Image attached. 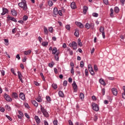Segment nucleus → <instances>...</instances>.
I'll use <instances>...</instances> for the list:
<instances>
[{
    "mask_svg": "<svg viewBox=\"0 0 125 125\" xmlns=\"http://www.w3.org/2000/svg\"><path fill=\"white\" fill-rule=\"evenodd\" d=\"M52 51V54L55 55L57 52V48L54 47Z\"/></svg>",
    "mask_w": 125,
    "mask_h": 125,
    "instance_id": "bb28decb",
    "label": "nucleus"
},
{
    "mask_svg": "<svg viewBox=\"0 0 125 125\" xmlns=\"http://www.w3.org/2000/svg\"><path fill=\"white\" fill-rule=\"evenodd\" d=\"M70 47H73L74 50H77V46H78V43L75 42H72V43H69Z\"/></svg>",
    "mask_w": 125,
    "mask_h": 125,
    "instance_id": "20e7f679",
    "label": "nucleus"
},
{
    "mask_svg": "<svg viewBox=\"0 0 125 125\" xmlns=\"http://www.w3.org/2000/svg\"><path fill=\"white\" fill-rule=\"evenodd\" d=\"M112 92L113 95L117 96V95L118 94V91L117 90V89H116L115 88H113L112 89Z\"/></svg>",
    "mask_w": 125,
    "mask_h": 125,
    "instance_id": "ddd939ff",
    "label": "nucleus"
},
{
    "mask_svg": "<svg viewBox=\"0 0 125 125\" xmlns=\"http://www.w3.org/2000/svg\"><path fill=\"white\" fill-rule=\"evenodd\" d=\"M31 52H32V51H31V50H29L27 51H24L23 53L25 55H29V54H31Z\"/></svg>",
    "mask_w": 125,
    "mask_h": 125,
    "instance_id": "a211bd4d",
    "label": "nucleus"
},
{
    "mask_svg": "<svg viewBox=\"0 0 125 125\" xmlns=\"http://www.w3.org/2000/svg\"><path fill=\"white\" fill-rule=\"evenodd\" d=\"M72 87L74 90V92H77V91H78V85L76 83V82H73V83H72Z\"/></svg>",
    "mask_w": 125,
    "mask_h": 125,
    "instance_id": "6e6552de",
    "label": "nucleus"
},
{
    "mask_svg": "<svg viewBox=\"0 0 125 125\" xmlns=\"http://www.w3.org/2000/svg\"><path fill=\"white\" fill-rule=\"evenodd\" d=\"M58 14H59L60 16H62V15H63V14L62 13V11L61 10L58 11Z\"/></svg>",
    "mask_w": 125,
    "mask_h": 125,
    "instance_id": "de8ad7c7",
    "label": "nucleus"
},
{
    "mask_svg": "<svg viewBox=\"0 0 125 125\" xmlns=\"http://www.w3.org/2000/svg\"><path fill=\"white\" fill-rule=\"evenodd\" d=\"M104 2L105 3V4H108L109 3V2L108 1V0H104Z\"/></svg>",
    "mask_w": 125,
    "mask_h": 125,
    "instance_id": "69168bd1",
    "label": "nucleus"
},
{
    "mask_svg": "<svg viewBox=\"0 0 125 125\" xmlns=\"http://www.w3.org/2000/svg\"><path fill=\"white\" fill-rule=\"evenodd\" d=\"M80 67H81V68H83V62L82 61L80 63Z\"/></svg>",
    "mask_w": 125,
    "mask_h": 125,
    "instance_id": "0e129e2a",
    "label": "nucleus"
},
{
    "mask_svg": "<svg viewBox=\"0 0 125 125\" xmlns=\"http://www.w3.org/2000/svg\"><path fill=\"white\" fill-rule=\"evenodd\" d=\"M54 65V63L53 62L49 63L48 64L49 67H50V68H52V67H53Z\"/></svg>",
    "mask_w": 125,
    "mask_h": 125,
    "instance_id": "a19ab883",
    "label": "nucleus"
},
{
    "mask_svg": "<svg viewBox=\"0 0 125 125\" xmlns=\"http://www.w3.org/2000/svg\"><path fill=\"white\" fill-rule=\"evenodd\" d=\"M18 5L21 8H22L24 11H26L28 9V6L27 5L26 0H21V2L18 3Z\"/></svg>",
    "mask_w": 125,
    "mask_h": 125,
    "instance_id": "f257e3e1",
    "label": "nucleus"
},
{
    "mask_svg": "<svg viewBox=\"0 0 125 125\" xmlns=\"http://www.w3.org/2000/svg\"><path fill=\"white\" fill-rule=\"evenodd\" d=\"M75 24L80 28H83V25L82 23L76 21L75 22Z\"/></svg>",
    "mask_w": 125,
    "mask_h": 125,
    "instance_id": "dca6fc26",
    "label": "nucleus"
},
{
    "mask_svg": "<svg viewBox=\"0 0 125 125\" xmlns=\"http://www.w3.org/2000/svg\"><path fill=\"white\" fill-rule=\"evenodd\" d=\"M40 76L41 78H42L43 81H44V82L45 81V78H44V76H43V74H42V73H40Z\"/></svg>",
    "mask_w": 125,
    "mask_h": 125,
    "instance_id": "4c0bfd02",
    "label": "nucleus"
},
{
    "mask_svg": "<svg viewBox=\"0 0 125 125\" xmlns=\"http://www.w3.org/2000/svg\"><path fill=\"white\" fill-rule=\"evenodd\" d=\"M41 107V111L43 115L46 117V118H47L49 116L48 112L46 111V110L44 109V107L42 106L41 104L40 105Z\"/></svg>",
    "mask_w": 125,
    "mask_h": 125,
    "instance_id": "f03ea898",
    "label": "nucleus"
},
{
    "mask_svg": "<svg viewBox=\"0 0 125 125\" xmlns=\"http://www.w3.org/2000/svg\"><path fill=\"white\" fill-rule=\"evenodd\" d=\"M48 30L50 33H52L53 28L52 27H49Z\"/></svg>",
    "mask_w": 125,
    "mask_h": 125,
    "instance_id": "5fc2aeb1",
    "label": "nucleus"
},
{
    "mask_svg": "<svg viewBox=\"0 0 125 125\" xmlns=\"http://www.w3.org/2000/svg\"><path fill=\"white\" fill-rule=\"evenodd\" d=\"M70 66H71V68H74L75 64H74L73 62H70Z\"/></svg>",
    "mask_w": 125,
    "mask_h": 125,
    "instance_id": "4d7b16f0",
    "label": "nucleus"
},
{
    "mask_svg": "<svg viewBox=\"0 0 125 125\" xmlns=\"http://www.w3.org/2000/svg\"><path fill=\"white\" fill-rule=\"evenodd\" d=\"M6 13H8V9L2 8V13L1 14V15H5Z\"/></svg>",
    "mask_w": 125,
    "mask_h": 125,
    "instance_id": "9d476101",
    "label": "nucleus"
},
{
    "mask_svg": "<svg viewBox=\"0 0 125 125\" xmlns=\"http://www.w3.org/2000/svg\"><path fill=\"white\" fill-rule=\"evenodd\" d=\"M78 44L79 46H83V43L81 42V39H78Z\"/></svg>",
    "mask_w": 125,
    "mask_h": 125,
    "instance_id": "7c9ffc66",
    "label": "nucleus"
},
{
    "mask_svg": "<svg viewBox=\"0 0 125 125\" xmlns=\"http://www.w3.org/2000/svg\"><path fill=\"white\" fill-rule=\"evenodd\" d=\"M104 28L103 26H101L99 29V31L102 33V35L103 39H105V32H104Z\"/></svg>",
    "mask_w": 125,
    "mask_h": 125,
    "instance_id": "0eeeda50",
    "label": "nucleus"
},
{
    "mask_svg": "<svg viewBox=\"0 0 125 125\" xmlns=\"http://www.w3.org/2000/svg\"><path fill=\"white\" fill-rule=\"evenodd\" d=\"M28 19V17L27 16H24L23 17V21H26Z\"/></svg>",
    "mask_w": 125,
    "mask_h": 125,
    "instance_id": "49530a36",
    "label": "nucleus"
},
{
    "mask_svg": "<svg viewBox=\"0 0 125 125\" xmlns=\"http://www.w3.org/2000/svg\"><path fill=\"white\" fill-rule=\"evenodd\" d=\"M80 99H81V100H83V99H84V95H83V93H80Z\"/></svg>",
    "mask_w": 125,
    "mask_h": 125,
    "instance_id": "5701e85b",
    "label": "nucleus"
},
{
    "mask_svg": "<svg viewBox=\"0 0 125 125\" xmlns=\"http://www.w3.org/2000/svg\"><path fill=\"white\" fill-rule=\"evenodd\" d=\"M110 15L111 17H114V10H113V8H111L110 10Z\"/></svg>",
    "mask_w": 125,
    "mask_h": 125,
    "instance_id": "b1692460",
    "label": "nucleus"
},
{
    "mask_svg": "<svg viewBox=\"0 0 125 125\" xmlns=\"http://www.w3.org/2000/svg\"><path fill=\"white\" fill-rule=\"evenodd\" d=\"M11 71L12 72V73H13L14 75H15V76H16V73H15L14 69L13 68L11 69Z\"/></svg>",
    "mask_w": 125,
    "mask_h": 125,
    "instance_id": "6e6d98bb",
    "label": "nucleus"
},
{
    "mask_svg": "<svg viewBox=\"0 0 125 125\" xmlns=\"http://www.w3.org/2000/svg\"><path fill=\"white\" fill-rule=\"evenodd\" d=\"M94 69L95 72H97V71H98V67H97V65L96 64L94 65Z\"/></svg>",
    "mask_w": 125,
    "mask_h": 125,
    "instance_id": "ea45409f",
    "label": "nucleus"
},
{
    "mask_svg": "<svg viewBox=\"0 0 125 125\" xmlns=\"http://www.w3.org/2000/svg\"><path fill=\"white\" fill-rule=\"evenodd\" d=\"M18 76L19 79H22L23 78V75H22V74H21V72L18 71Z\"/></svg>",
    "mask_w": 125,
    "mask_h": 125,
    "instance_id": "c85d7f7f",
    "label": "nucleus"
},
{
    "mask_svg": "<svg viewBox=\"0 0 125 125\" xmlns=\"http://www.w3.org/2000/svg\"><path fill=\"white\" fill-rule=\"evenodd\" d=\"M12 34H15V33H16V28L13 29L12 31Z\"/></svg>",
    "mask_w": 125,
    "mask_h": 125,
    "instance_id": "680f3d73",
    "label": "nucleus"
},
{
    "mask_svg": "<svg viewBox=\"0 0 125 125\" xmlns=\"http://www.w3.org/2000/svg\"><path fill=\"white\" fill-rule=\"evenodd\" d=\"M5 111V109L3 107H0V112H4Z\"/></svg>",
    "mask_w": 125,
    "mask_h": 125,
    "instance_id": "13d9d810",
    "label": "nucleus"
},
{
    "mask_svg": "<svg viewBox=\"0 0 125 125\" xmlns=\"http://www.w3.org/2000/svg\"><path fill=\"white\" fill-rule=\"evenodd\" d=\"M8 19H9V20H11V21H13L14 22H17V20L13 17H11L9 15H8L7 16Z\"/></svg>",
    "mask_w": 125,
    "mask_h": 125,
    "instance_id": "4468645a",
    "label": "nucleus"
},
{
    "mask_svg": "<svg viewBox=\"0 0 125 125\" xmlns=\"http://www.w3.org/2000/svg\"><path fill=\"white\" fill-rule=\"evenodd\" d=\"M53 124L54 125H58V121L57 120H55L53 121Z\"/></svg>",
    "mask_w": 125,
    "mask_h": 125,
    "instance_id": "8fccbe9b",
    "label": "nucleus"
},
{
    "mask_svg": "<svg viewBox=\"0 0 125 125\" xmlns=\"http://www.w3.org/2000/svg\"><path fill=\"white\" fill-rule=\"evenodd\" d=\"M88 69L89 72L90 73L92 76H94V75H95V73H94V70H93V68H92V66L91 65V64H89L88 65Z\"/></svg>",
    "mask_w": 125,
    "mask_h": 125,
    "instance_id": "39448f33",
    "label": "nucleus"
},
{
    "mask_svg": "<svg viewBox=\"0 0 125 125\" xmlns=\"http://www.w3.org/2000/svg\"><path fill=\"white\" fill-rule=\"evenodd\" d=\"M37 125H40V123H41V119L40 118H39V116H35L34 118Z\"/></svg>",
    "mask_w": 125,
    "mask_h": 125,
    "instance_id": "1a4fd4ad",
    "label": "nucleus"
},
{
    "mask_svg": "<svg viewBox=\"0 0 125 125\" xmlns=\"http://www.w3.org/2000/svg\"><path fill=\"white\" fill-rule=\"evenodd\" d=\"M5 109L7 110V111H10L11 108H10V106L8 105H6L5 106Z\"/></svg>",
    "mask_w": 125,
    "mask_h": 125,
    "instance_id": "72a5a7b5",
    "label": "nucleus"
},
{
    "mask_svg": "<svg viewBox=\"0 0 125 125\" xmlns=\"http://www.w3.org/2000/svg\"><path fill=\"white\" fill-rule=\"evenodd\" d=\"M67 84H68V82H67V81H64L63 83V85L64 86H66Z\"/></svg>",
    "mask_w": 125,
    "mask_h": 125,
    "instance_id": "79ce46f5",
    "label": "nucleus"
},
{
    "mask_svg": "<svg viewBox=\"0 0 125 125\" xmlns=\"http://www.w3.org/2000/svg\"><path fill=\"white\" fill-rule=\"evenodd\" d=\"M59 95L60 97H64V93L62 91H60L59 92Z\"/></svg>",
    "mask_w": 125,
    "mask_h": 125,
    "instance_id": "a878e982",
    "label": "nucleus"
},
{
    "mask_svg": "<svg viewBox=\"0 0 125 125\" xmlns=\"http://www.w3.org/2000/svg\"><path fill=\"white\" fill-rule=\"evenodd\" d=\"M54 71L55 74H58V70H57V68H54Z\"/></svg>",
    "mask_w": 125,
    "mask_h": 125,
    "instance_id": "052dcab7",
    "label": "nucleus"
},
{
    "mask_svg": "<svg viewBox=\"0 0 125 125\" xmlns=\"http://www.w3.org/2000/svg\"><path fill=\"white\" fill-rule=\"evenodd\" d=\"M91 105L92 109L94 110V111H96V112L99 111V106H98V104L95 103H92Z\"/></svg>",
    "mask_w": 125,
    "mask_h": 125,
    "instance_id": "7ed1b4c3",
    "label": "nucleus"
},
{
    "mask_svg": "<svg viewBox=\"0 0 125 125\" xmlns=\"http://www.w3.org/2000/svg\"><path fill=\"white\" fill-rule=\"evenodd\" d=\"M92 15L94 17H98V14L97 13H93Z\"/></svg>",
    "mask_w": 125,
    "mask_h": 125,
    "instance_id": "37998d69",
    "label": "nucleus"
},
{
    "mask_svg": "<svg viewBox=\"0 0 125 125\" xmlns=\"http://www.w3.org/2000/svg\"><path fill=\"white\" fill-rule=\"evenodd\" d=\"M19 114L20 116H21V117L24 116V114H23V113H22V112H21V111H20V110L19 111Z\"/></svg>",
    "mask_w": 125,
    "mask_h": 125,
    "instance_id": "09e8293b",
    "label": "nucleus"
},
{
    "mask_svg": "<svg viewBox=\"0 0 125 125\" xmlns=\"http://www.w3.org/2000/svg\"><path fill=\"white\" fill-rule=\"evenodd\" d=\"M125 0H120V2L122 5H124V4H125Z\"/></svg>",
    "mask_w": 125,
    "mask_h": 125,
    "instance_id": "e2e57ef3",
    "label": "nucleus"
},
{
    "mask_svg": "<svg viewBox=\"0 0 125 125\" xmlns=\"http://www.w3.org/2000/svg\"><path fill=\"white\" fill-rule=\"evenodd\" d=\"M37 101H38V102H42V97H41L40 96H39L36 99Z\"/></svg>",
    "mask_w": 125,
    "mask_h": 125,
    "instance_id": "473e14b6",
    "label": "nucleus"
},
{
    "mask_svg": "<svg viewBox=\"0 0 125 125\" xmlns=\"http://www.w3.org/2000/svg\"><path fill=\"white\" fill-rule=\"evenodd\" d=\"M5 117H7L8 119V120H9L10 121H12V118H11L10 116L7 115H6Z\"/></svg>",
    "mask_w": 125,
    "mask_h": 125,
    "instance_id": "3c124183",
    "label": "nucleus"
},
{
    "mask_svg": "<svg viewBox=\"0 0 125 125\" xmlns=\"http://www.w3.org/2000/svg\"><path fill=\"white\" fill-rule=\"evenodd\" d=\"M65 28H66V29H67V30H68L69 31H70V29L71 27L70 26V25L69 24H67L65 26Z\"/></svg>",
    "mask_w": 125,
    "mask_h": 125,
    "instance_id": "a18cd8bd",
    "label": "nucleus"
},
{
    "mask_svg": "<svg viewBox=\"0 0 125 125\" xmlns=\"http://www.w3.org/2000/svg\"><path fill=\"white\" fill-rule=\"evenodd\" d=\"M32 103L35 107H38L39 106V103H38L36 101H32Z\"/></svg>",
    "mask_w": 125,
    "mask_h": 125,
    "instance_id": "412c9836",
    "label": "nucleus"
},
{
    "mask_svg": "<svg viewBox=\"0 0 125 125\" xmlns=\"http://www.w3.org/2000/svg\"><path fill=\"white\" fill-rule=\"evenodd\" d=\"M44 33L45 35H48V30L46 27H44Z\"/></svg>",
    "mask_w": 125,
    "mask_h": 125,
    "instance_id": "2f4dec72",
    "label": "nucleus"
},
{
    "mask_svg": "<svg viewBox=\"0 0 125 125\" xmlns=\"http://www.w3.org/2000/svg\"><path fill=\"white\" fill-rule=\"evenodd\" d=\"M114 12L115 13H119L120 12V9L118 7H115L114 8Z\"/></svg>",
    "mask_w": 125,
    "mask_h": 125,
    "instance_id": "cd10ccee",
    "label": "nucleus"
},
{
    "mask_svg": "<svg viewBox=\"0 0 125 125\" xmlns=\"http://www.w3.org/2000/svg\"><path fill=\"white\" fill-rule=\"evenodd\" d=\"M52 86L53 88H54V89H56L57 88V84H56L55 83H53L52 84Z\"/></svg>",
    "mask_w": 125,
    "mask_h": 125,
    "instance_id": "f704fd0d",
    "label": "nucleus"
},
{
    "mask_svg": "<svg viewBox=\"0 0 125 125\" xmlns=\"http://www.w3.org/2000/svg\"><path fill=\"white\" fill-rule=\"evenodd\" d=\"M90 28H91V29H93V28H94V23H90Z\"/></svg>",
    "mask_w": 125,
    "mask_h": 125,
    "instance_id": "c03bdc74",
    "label": "nucleus"
},
{
    "mask_svg": "<svg viewBox=\"0 0 125 125\" xmlns=\"http://www.w3.org/2000/svg\"><path fill=\"white\" fill-rule=\"evenodd\" d=\"M122 98L124 99H125V92H124L122 94Z\"/></svg>",
    "mask_w": 125,
    "mask_h": 125,
    "instance_id": "774afa93",
    "label": "nucleus"
},
{
    "mask_svg": "<svg viewBox=\"0 0 125 125\" xmlns=\"http://www.w3.org/2000/svg\"><path fill=\"white\" fill-rule=\"evenodd\" d=\"M53 13L54 14H55V15H57V14H58V9H57V8H54L53 10Z\"/></svg>",
    "mask_w": 125,
    "mask_h": 125,
    "instance_id": "aec40b11",
    "label": "nucleus"
},
{
    "mask_svg": "<svg viewBox=\"0 0 125 125\" xmlns=\"http://www.w3.org/2000/svg\"><path fill=\"white\" fill-rule=\"evenodd\" d=\"M5 44V45H8L9 44V43L8 42V39H4Z\"/></svg>",
    "mask_w": 125,
    "mask_h": 125,
    "instance_id": "e433bc0d",
    "label": "nucleus"
},
{
    "mask_svg": "<svg viewBox=\"0 0 125 125\" xmlns=\"http://www.w3.org/2000/svg\"><path fill=\"white\" fill-rule=\"evenodd\" d=\"M88 8L86 6H84L83 7V12L84 14H86V12H87V10Z\"/></svg>",
    "mask_w": 125,
    "mask_h": 125,
    "instance_id": "f3484780",
    "label": "nucleus"
},
{
    "mask_svg": "<svg viewBox=\"0 0 125 125\" xmlns=\"http://www.w3.org/2000/svg\"><path fill=\"white\" fill-rule=\"evenodd\" d=\"M99 83H100L101 84H103V85H106V83H105V82L102 79H100Z\"/></svg>",
    "mask_w": 125,
    "mask_h": 125,
    "instance_id": "6ab92c4d",
    "label": "nucleus"
},
{
    "mask_svg": "<svg viewBox=\"0 0 125 125\" xmlns=\"http://www.w3.org/2000/svg\"><path fill=\"white\" fill-rule=\"evenodd\" d=\"M85 28L89 30V29L90 28V24H89V23H86Z\"/></svg>",
    "mask_w": 125,
    "mask_h": 125,
    "instance_id": "c9c22d12",
    "label": "nucleus"
},
{
    "mask_svg": "<svg viewBox=\"0 0 125 125\" xmlns=\"http://www.w3.org/2000/svg\"><path fill=\"white\" fill-rule=\"evenodd\" d=\"M19 97L20 98H21V99L22 100H25V99H26L25 97V94H24V93L21 92L19 94Z\"/></svg>",
    "mask_w": 125,
    "mask_h": 125,
    "instance_id": "9b49d317",
    "label": "nucleus"
},
{
    "mask_svg": "<svg viewBox=\"0 0 125 125\" xmlns=\"http://www.w3.org/2000/svg\"><path fill=\"white\" fill-rule=\"evenodd\" d=\"M85 76H88V70L87 69L85 70Z\"/></svg>",
    "mask_w": 125,
    "mask_h": 125,
    "instance_id": "603ef678",
    "label": "nucleus"
},
{
    "mask_svg": "<svg viewBox=\"0 0 125 125\" xmlns=\"http://www.w3.org/2000/svg\"><path fill=\"white\" fill-rule=\"evenodd\" d=\"M12 97L14 99H18V94L16 92H13L12 93Z\"/></svg>",
    "mask_w": 125,
    "mask_h": 125,
    "instance_id": "f8f14e48",
    "label": "nucleus"
},
{
    "mask_svg": "<svg viewBox=\"0 0 125 125\" xmlns=\"http://www.w3.org/2000/svg\"><path fill=\"white\" fill-rule=\"evenodd\" d=\"M71 74H72V75H74V74L75 73V72L74 71V68L73 67H71Z\"/></svg>",
    "mask_w": 125,
    "mask_h": 125,
    "instance_id": "bf43d9fd",
    "label": "nucleus"
},
{
    "mask_svg": "<svg viewBox=\"0 0 125 125\" xmlns=\"http://www.w3.org/2000/svg\"><path fill=\"white\" fill-rule=\"evenodd\" d=\"M4 98L8 102H11L12 101V98L9 96L6 93H4Z\"/></svg>",
    "mask_w": 125,
    "mask_h": 125,
    "instance_id": "423d86ee",
    "label": "nucleus"
},
{
    "mask_svg": "<svg viewBox=\"0 0 125 125\" xmlns=\"http://www.w3.org/2000/svg\"><path fill=\"white\" fill-rule=\"evenodd\" d=\"M74 35L75 36V37H77V38L79 37V30L77 29L75 30L74 32Z\"/></svg>",
    "mask_w": 125,
    "mask_h": 125,
    "instance_id": "393cba45",
    "label": "nucleus"
},
{
    "mask_svg": "<svg viewBox=\"0 0 125 125\" xmlns=\"http://www.w3.org/2000/svg\"><path fill=\"white\" fill-rule=\"evenodd\" d=\"M48 4H49V6H52L53 4V3H52V1H49Z\"/></svg>",
    "mask_w": 125,
    "mask_h": 125,
    "instance_id": "864d4df0",
    "label": "nucleus"
},
{
    "mask_svg": "<svg viewBox=\"0 0 125 125\" xmlns=\"http://www.w3.org/2000/svg\"><path fill=\"white\" fill-rule=\"evenodd\" d=\"M46 99L48 102H50V101H51V98L49 96H46Z\"/></svg>",
    "mask_w": 125,
    "mask_h": 125,
    "instance_id": "58836bf2",
    "label": "nucleus"
},
{
    "mask_svg": "<svg viewBox=\"0 0 125 125\" xmlns=\"http://www.w3.org/2000/svg\"><path fill=\"white\" fill-rule=\"evenodd\" d=\"M5 73V72H4V70H2L1 71V75H2V76H4Z\"/></svg>",
    "mask_w": 125,
    "mask_h": 125,
    "instance_id": "338daca9",
    "label": "nucleus"
},
{
    "mask_svg": "<svg viewBox=\"0 0 125 125\" xmlns=\"http://www.w3.org/2000/svg\"><path fill=\"white\" fill-rule=\"evenodd\" d=\"M11 13L13 16H16V15H17V12H16L15 10H12Z\"/></svg>",
    "mask_w": 125,
    "mask_h": 125,
    "instance_id": "4be33fe9",
    "label": "nucleus"
},
{
    "mask_svg": "<svg viewBox=\"0 0 125 125\" xmlns=\"http://www.w3.org/2000/svg\"><path fill=\"white\" fill-rule=\"evenodd\" d=\"M42 46H47L48 45V42H42Z\"/></svg>",
    "mask_w": 125,
    "mask_h": 125,
    "instance_id": "c756f323",
    "label": "nucleus"
},
{
    "mask_svg": "<svg viewBox=\"0 0 125 125\" xmlns=\"http://www.w3.org/2000/svg\"><path fill=\"white\" fill-rule=\"evenodd\" d=\"M70 6L72 9H76V8H77V6L75 2H72L70 4Z\"/></svg>",
    "mask_w": 125,
    "mask_h": 125,
    "instance_id": "2eb2a0df",
    "label": "nucleus"
}]
</instances>
